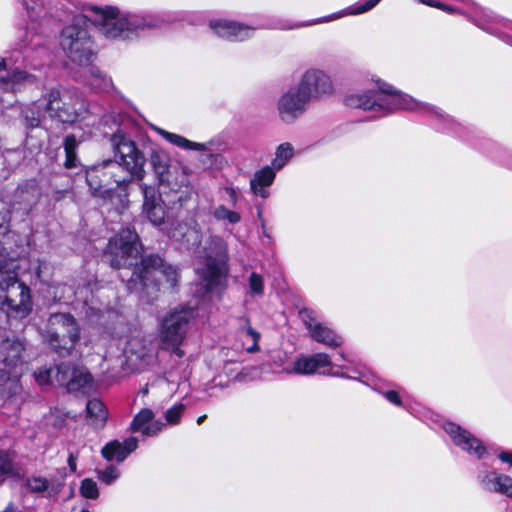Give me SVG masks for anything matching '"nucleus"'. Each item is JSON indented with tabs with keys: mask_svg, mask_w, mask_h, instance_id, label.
<instances>
[{
	"mask_svg": "<svg viewBox=\"0 0 512 512\" xmlns=\"http://www.w3.org/2000/svg\"><path fill=\"white\" fill-rule=\"evenodd\" d=\"M32 270L39 280H44L49 276L50 273V265L44 260H37L33 266Z\"/></svg>",
	"mask_w": 512,
	"mask_h": 512,
	"instance_id": "39",
	"label": "nucleus"
},
{
	"mask_svg": "<svg viewBox=\"0 0 512 512\" xmlns=\"http://www.w3.org/2000/svg\"><path fill=\"white\" fill-rule=\"evenodd\" d=\"M479 483L485 491L512 498V477L497 471H483L478 475Z\"/></svg>",
	"mask_w": 512,
	"mask_h": 512,
	"instance_id": "18",
	"label": "nucleus"
},
{
	"mask_svg": "<svg viewBox=\"0 0 512 512\" xmlns=\"http://www.w3.org/2000/svg\"><path fill=\"white\" fill-rule=\"evenodd\" d=\"M330 375H333V376H338V377H346V375L344 374H339V373H329Z\"/></svg>",
	"mask_w": 512,
	"mask_h": 512,
	"instance_id": "57",
	"label": "nucleus"
},
{
	"mask_svg": "<svg viewBox=\"0 0 512 512\" xmlns=\"http://www.w3.org/2000/svg\"><path fill=\"white\" fill-rule=\"evenodd\" d=\"M98 478L106 484H111L119 477L117 468L109 466L104 470L97 471Z\"/></svg>",
	"mask_w": 512,
	"mask_h": 512,
	"instance_id": "40",
	"label": "nucleus"
},
{
	"mask_svg": "<svg viewBox=\"0 0 512 512\" xmlns=\"http://www.w3.org/2000/svg\"><path fill=\"white\" fill-rule=\"evenodd\" d=\"M202 267L197 272L207 291L223 289L227 279L228 248L219 236L211 235L198 251Z\"/></svg>",
	"mask_w": 512,
	"mask_h": 512,
	"instance_id": "5",
	"label": "nucleus"
},
{
	"mask_svg": "<svg viewBox=\"0 0 512 512\" xmlns=\"http://www.w3.org/2000/svg\"><path fill=\"white\" fill-rule=\"evenodd\" d=\"M58 365L55 367H41L34 372V378L40 386L49 385L55 382Z\"/></svg>",
	"mask_w": 512,
	"mask_h": 512,
	"instance_id": "34",
	"label": "nucleus"
},
{
	"mask_svg": "<svg viewBox=\"0 0 512 512\" xmlns=\"http://www.w3.org/2000/svg\"><path fill=\"white\" fill-rule=\"evenodd\" d=\"M102 456L108 460L122 462L127 457V451H124L122 444L117 441H111L102 448Z\"/></svg>",
	"mask_w": 512,
	"mask_h": 512,
	"instance_id": "30",
	"label": "nucleus"
},
{
	"mask_svg": "<svg viewBox=\"0 0 512 512\" xmlns=\"http://www.w3.org/2000/svg\"><path fill=\"white\" fill-rule=\"evenodd\" d=\"M419 1L424 4L429 5L431 7H437V8H441L443 10H450V8H448L446 5H444L440 2H437V1H432V0H419Z\"/></svg>",
	"mask_w": 512,
	"mask_h": 512,
	"instance_id": "49",
	"label": "nucleus"
},
{
	"mask_svg": "<svg viewBox=\"0 0 512 512\" xmlns=\"http://www.w3.org/2000/svg\"><path fill=\"white\" fill-rule=\"evenodd\" d=\"M45 111V102L40 104L39 102H34L27 108L23 110V118L27 127L35 128L38 127L41 123L42 117Z\"/></svg>",
	"mask_w": 512,
	"mask_h": 512,
	"instance_id": "27",
	"label": "nucleus"
},
{
	"mask_svg": "<svg viewBox=\"0 0 512 512\" xmlns=\"http://www.w3.org/2000/svg\"><path fill=\"white\" fill-rule=\"evenodd\" d=\"M90 73L95 78V81L101 78L100 71L94 67L90 68Z\"/></svg>",
	"mask_w": 512,
	"mask_h": 512,
	"instance_id": "53",
	"label": "nucleus"
},
{
	"mask_svg": "<svg viewBox=\"0 0 512 512\" xmlns=\"http://www.w3.org/2000/svg\"><path fill=\"white\" fill-rule=\"evenodd\" d=\"M64 481L60 479H47L41 476H31L25 480V487L29 492L40 494L45 498H55L61 492Z\"/></svg>",
	"mask_w": 512,
	"mask_h": 512,
	"instance_id": "20",
	"label": "nucleus"
},
{
	"mask_svg": "<svg viewBox=\"0 0 512 512\" xmlns=\"http://www.w3.org/2000/svg\"><path fill=\"white\" fill-rule=\"evenodd\" d=\"M127 353L131 356H135L140 361H145L146 358L150 357V348L147 346L145 340L132 339L128 343Z\"/></svg>",
	"mask_w": 512,
	"mask_h": 512,
	"instance_id": "31",
	"label": "nucleus"
},
{
	"mask_svg": "<svg viewBox=\"0 0 512 512\" xmlns=\"http://www.w3.org/2000/svg\"><path fill=\"white\" fill-rule=\"evenodd\" d=\"M167 235L187 248L199 243V232L189 227L186 223L173 221L165 228Z\"/></svg>",
	"mask_w": 512,
	"mask_h": 512,
	"instance_id": "21",
	"label": "nucleus"
},
{
	"mask_svg": "<svg viewBox=\"0 0 512 512\" xmlns=\"http://www.w3.org/2000/svg\"><path fill=\"white\" fill-rule=\"evenodd\" d=\"M345 104L350 108L372 110L387 115L396 110L424 111L441 116L436 108L420 102L408 94L393 89L386 83L378 84L377 90L348 95Z\"/></svg>",
	"mask_w": 512,
	"mask_h": 512,
	"instance_id": "4",
	"label": "nucleus"
},
{
	"mask_svg": "<svg viewBox=\"0 0 512 512\" xmlns=\"http://www.w3.org/2000/svg\"><path fill=\"white\" fill-rule=\"evenodd\" d=\"M153 418L154 413L152 410L148 408L142 409L134 417L131 429L133 431H141L145 436H155L163 429L164 424L159 421L151 422Z\"/></svg>",
	"mask_w": 512,
	"mask_h": 512,
	"instance_id": "23",
	"label": "nucleus"
},
{
	"mask_svg": "<svg viewBox=\"0 0 512 512\" xmlns=\"http://www.w3.org/2000/svg\"><path fill=\"white\" fill-rule=\"evenodd\" d=\"M298 88L310 101L311 99L330 94L333 90V85L330 77L325 72L318 69H309L303 74Z\"/></svg>",
	"mask_w": 512,
	"mask_h": 512,
	"instance_id": "11",
	"label": "nucleus"
},
{
	"mask_svg": "<svg viewBox=\"0 0 512 512\" xmlns=\"http://www.w3.org/2000/svg\"><path fill=\"white\" fill-rule=\"evenodd\" d=\"M122 444L124 451H127V455L133 452L137 448L138 440L135 437L127 438Z\"/></svg>",
	"mask_w": 512,
	"mask_h": 512,
	"instance_id": "46",
	"label": "nucleus"
},
{
	"mask_svg": "<svg viewBox=\"0 0 512 512\" xmlns=\"http://www.w3.org/2000/svg\"><path fill=\"white\" fill-rule=\"evenodd\" d=\"M185 410V406L183 404H176L169 408L165 413V419L167 424L175 425L178 424L181 416Z\"/></svg>",
	"mask_w": 512,
	"mask_h": 512,
	"instance_id": "38",
	"label": "nucleus"
},
{
	"mask_svg": "<svg viewBox=\"0 0 512 512\" xmlns=\"http://www.w3.org/2000/svg\"><path fill=\"white\" fill-rule=\"evenodd\" d=\"M110 141L119 160L103 161L90 169L86 176L93 195L104 201L114 199L113 189L109 185L115 183L117 187L125 189L133 178L141 180L145 173V157L132 140L117 132Z\"/></svg>",
	"mask_w": 512,
	"mask_h": 512,
	"instance_id": "3",
	"label": "nucleus"
},
{
	"mask_svg": "<svg viewBox=\"0 0 512 512\" xmlns=\"http://www.w3.org/2000/svg\"><path fill=\"white\" fill-rule=\"evenodd\" d=\"M142 193L144 197L143 207H147L151 202H157L155 189L152 187L142 186Z\"/></svg>",
	"mask_w": 512,
	"mask_h": 512,
	"instance_id": "43",
	"label": "nucleus"
},
{
	"mask_svg": "<svg viewBox=\"0 0 512 512\" xmlns=\"http://www.w3.org/2000/svg\"><path fill=\"white\" fill-rule=\"evenodd\" d=\"M334 18H336V16H329V17H325V18H323V19H321V20H318V21L313 22L312 24L320 23V22H325V21H330V20H332V19H334Z\"/></svg>",
	"mask_w": 512,
	"mask_h": 512,
	"instance_id": "55",
	"label": "nucleus"
},
{
	"mask_svg": "<svg viewBox=\"0 0 512 512\" xmlns=\"http://www.w3.org/2000/svg\"><path fill=\"white\" fill-rule=\"evenodd\" d=\"M0 309L14 318H24L32 309L30 289L14 273H0Z\"/></svg>",
	"mask_w": 512,
	"mask_h": 512,
	"instance_id": "7",
	"label": "nucleus"
},
{
	"mask_svg": "<svg viewBox=\"0 0 512 512\" xmlns=\"http://www.w3.org/2000/svg\"><path fill=\"white\" fill-rule=\"evenodd\" d=\"M379 2H380V0H367L364 4L358 6L357 8L351 9L349 11V14L357 15V14L365 13V12L371 10L373 7H375Z\"/></svg>",
	"mask_w": 512,
	"mask_h": 512,
	"instance_id": "42",
	"label": "nucleus"
},
{
	"mask_svg": "<svg viewBox=\"0 0 512 512\" xmlns=\"http://www.w3.org/2000/svg\"><path fill=\"white\" fill-rule=\"evenodd\" d=\"M87 21L97 26L106 38L123 40L139 31L160 28L165 23L157 15L120 13L116 7H92L86 14L75 16L73 23L61 33L63 51L80 66L88 65L93 58L92 41L85 26Z\"/></svg>",
	"mask_w": 512,
	"mask_h": 512,
	"instance_id": "1",
	"label": "nucleus"
},
{
	"mask_svg": "<svg viewBox=\"0 0 512 512\" xmlns=\"http://www.w3.org/2000/svg\"><path fill=\"white\" fill-rule=\"evenodd\" d=\"M0 357L10 369L21 367L26 361V342L17 337H7L0 343Z\"/></svg>",
	"mask_w": 512,
	"mask_h": 512,
	"instance_id": "16",
	"label": "nucleus"
},
{
	"mask_svg": "<svg viewBox=\"0 0 512 512\" xmlns=\"http://www.w3.org/2000/svg\"><path fill=\"white\" fill-rule=\"evenodd\" d=\"M160 133L166 140L178 147L198 149L200 146V144L193 143L188 139L174 133H170L164 130H160Z\"/></svg>",
	"mask_w": 512,
	"mask_h": 512,
	"instance_id": "36",
	"label": "nucleus"
},
{
	"mask_svg": "<svg viewBox=\"0 0 512 512\" xmlns=\"http://www.w3.org/2000/svg\"><path fill=\"white\" fill-rule=\"evenodd\" d=\"M36 77L21 70L7 71V62L5 59L0 61V87L9 90H14L18 84L21 83H34Z\"/></svg>",
	"mask_w": 512,
	"mask_h": 512,
	"instance_id": "22",
	"label": "nucleus"
},
{
	"mask_svg": "<svg viewBox=\"0 0 512 512\" xmlns=\"http://www.w3.org/2000/svg\"><path fill=\"white\" fill-rule=\"evenodd\" d=\"M13 471V465L6 454H0V474L5 475Z\"/></svg>",
	"mask_w": 512,
	"mask_h": 512,
	"instance_id": "44",
	"label": "nucleus"
},
{
	"mask_svg": "<svg viewBox=\"0 0 512 512\" xmlns=\"http://www.w3.org/2000/svg\"><path fill=\"white\" fill-rule=\"evenodd\" d=\"M384 396L389 402H391L397 406H401L402 401H401L399 394L396 391H394V390L386 391V392H384Z\"/></svg>",
	"mask_w": 512,
	"mask_h": 512,
	"instance_id": "47",
	"label": "nucleus"
},
{
	"mask_svg": "<svg viewBox=\"0 0 512 512\" xmlns=\"http://www.w3.org/2000/svg\"><path fill=\"white\" fill-rule=\"evenodd\" d=\"M143 210L152 224L161 225L163 223L165 218V211L159 202L152 201L150 205L143 207Z\"/></svg>",
	"mask_w": 512,
	"mask_h": 512,
	"instance_id": "32",
	"label": "nucleus"
},
{
	"mask_svg": "<svg viewBox=\"0 0 512 512\" xmlns=\"http://www.w3.org/2000/svg\"><path fill=\"white\" fill-rule=\"evenodd\" d=\"M141 252L142 245L138 234L134 229L127 227L109 240L104 257L115 269L130 268L135 265L132 275L127 280V288L130 292L140 293L144 290L148 292L150 288L158 290L163 282L169 288H174L178 279L177 270L165 264L157 255L143 257L140 265H136Z\"/></svg>",
	"mask_w": 512,
	"mask_h": 512,
	"instance_id": "2",
	"label": "nucleus"
},
{
	"mask_svg": "<svg viewBox=\"0 0 512 512\" xmlns=\"http://www.w3.org/2000/svg\"><path fill=\"white\" fill-rule=\"evenodd\" d=\"M212 215L216 220H225L230 224H236L241 220V216L238 212L232 211L226 208L224 205H218L214 207L212 210Z\"/></svg>",
	"mask_w": 512,
	"mask_h": 512,
	"instance_id": "33",
	"label": "nucleus"
},
{
	"mask_svg": "<svg viewBox=\"0 0 512 512\" xmlns=\"http://www.w3.org/2000/svg\"><path fill=\"white\" fill-rule=\"evenodd\" d=\"M264 279L263 277L256 273L252 272L248 277V288L249 295L252 297H261L264 295Z\"/></svg>",
	"mask_w": 512,
	"mask_h": 512,
	"instance_id": "35",
	"label": "nucleus"
},
{
	"mask_svg": "<svg viewBox=\"0 0 512 512\" xmlns=\"http://www.w3.org/2000/svg\"><path fill=\"white\" fill-rule=\"evenodd\" d=\"M299 314L313 340L331 348H336L342 344V338L328 326L318 322L312 311L303 309Z\"/></svg>",
	"mask_w": 512,
	"mask_h": 512,
	"instance_id": "13",
	"label": "nucleus"
},
{
	"mask_svg": "<svg viewBox=\"0 0 512 512\" xmlns=\"http://www.w3.org/2000/svg\"><path fill=\"white\" fill-rule=\"evenodd\" d=\"M238 330L241 336L251 338L252 343L246 348V351L248 353L259 351L258 341L260 334L251 327L250 320L248 318L242 317L239 319Z\"/></svg>",
	"mask_w": 512,
	"mask_h": 512,
	"instance_id": "28",
	"label": "nucleus"
},
{
	"mask_svg": "<svg viewBox=\"0 0 512 512\" xmlns=\"http://www.w3.org/2000/svg\"><path fill=\"white\" fill-rule=\"evenodd\" d=\"M210 28L221 38L229 41H243L249 38L254 29L228 20H214Z\"/></svg>",
	"mask_w": 512,
	"mask_h": 512,
	"instance_id": "19",
	"label": "nucleus"
},
{
	"mask_svg": "<svg viewBox=\"0 0 512 512\" xmlns=\"http://www.w3.org/2000/svg\"><path fill=\"white\" fill-rule=\"evenodd\" d=\"M308 101L298 87L289 89L277 101L279 117L286 123L293 122L305 111Z\"/></svg>",
	"mask_w": 512,
	"mask_h": 512,
	"instance_id": "12",
	"label": "nucleus"
},
{
	"mask_svg": "<svg viewBox=\"0 0 512 512\" xmlns=\"http://www.w3.org/2000/svg\"><path fill=\"white\" fill-rule=\"evenodd\" d=\"M103 81H104V84H103V85L96 84V83H94V82H91V85H92L93 87H97V88H106V87L108 86V82H107L105 79H103Z\"/></svg>",
	"mask_w": 512,
	"mask_h": 512,
	"instance_id": "54",
	"label": "nucleus"
},
{
	"mask_svg": "<svg viewBox=\"0 0 512 512\" xmlns=\"http://www.w3.org/2000/svg\"><path fill=\"white\" fill-rule=\"evenodd\" d=\"M294 149L290 143L280 144L275 153V158L272 161V167L276 170H281L288 161L293 157Z\"/></svg>",
	"mask_w": 512,
	"mask_h": 512,
	"instance_id": "29",
	"label": "nucleus"
},
{
	"mask_svg": "<svg viewBox=\"0 0 512 512\" xmlns=\"http://www.w3.org/2000/svg\"><path fill=\"white\" fill-rule=\"evenodd\" d=\"M21 390L19 379L11 377L6 371L0 369V397H12Z\"/></svg>",
	"mask_w": 512,
	"mask_h": 512,
	"instance_id": "26",
	"label": "nucleus"
},
{
	"mask_svg": "<svg viewBox=\"0 0 512 512\" xmlns=\"http://www.w3.org/2000/svg\"><path fill=\"white\" fill-rule=\"evenodd\" d=\"M194 315L193 309L180 308L170 311L163 317L159 327V341L162 350L170 351L179 358L185 355L181 345L186 336L187 325Z\"/></svg>",
	"mask_w": 512,
	"mask_h": 512,
	"instance_id": "8",
	"label": "nucleus"
},
{
	"mask_svg": "<svg viewBox=\"0 0 512 512\" xmlns=\"http://www.w3.org/2000/svg\"><path fill=\"white\" fill-rule=\"evenodd\" d=\"M56 370L55 383L68 392L89 393L93 389V377L85 367L61 363Z\"/></svg>",
	"mask_w": 512,
	"mask_h": 512,
	"instance_id": "10",
	"label": "nucleus"
},
{
	"mask_svg": "<svg viewBox=\"0 0 512 512\" xmlns=\"http://www.w3.org/2000/svg\"><path fill=\"white\" fill-rule=\"evenodd\" d=\"M13 211L2 207L0 209V234H4L7 230V225L10 222L11 219V213Z\"/></svg>",
	"mask_w": 512,
	"mask_h": 512,
	"instance_id": "41",
	"label": "nucleus"
},
{
	"mask_svg": "<svg viewBox=\"0 0 512 512\" xmlns=\"http://www.w3.org/2000/svg\"><path fill=\"white\" fill-rule=\"evenodd\" d=\"M444 430L450 435L453 443L469 455L480 459L486 453V448L481 441L460 426L454 423H446Z\"/></svg>",
	"mask_w": 512,
	"mask_h": 512,
	"instance_id": "15",
	"label": "nucleus"
},
{
	"mask_svg": "<svg viewBox=\"0 0 512 512\" xmlns=\"http://www.w3.org/2000/svg\"><path fill=\"white\" fill-rule=\"evenodd\" d=\"M275 172L273 167L265 166L255 172L250 180V188L254 194L266 198L269 195L267 188L273 183Z\"/></svg>",
	"mask_w": 512,
	"mask_h": 512,
	"instance_id": "24",
	"label": "nucleus"
},
{
	"mask_svg": "<svg viewBox=\"0 0 512 512\" xmlns=\"http://www.w3.org/2000/svg\"><path fill=\"white\" fill-rule=\"evenodd\" d=\"M206 417H207L206 415H202V416L198 417L197 424L198 425L202 424L203 421L206 419Z\"/></svg>",
	"mask_w": 512,
	"mask_h": 512,
	"instance_id": "56",
	"label": "nucleus"
},
{
	"mask_svg": "<svg viewBox=\"0 0 512 512\" xmlns=\"http://www.w3.org/2000/svg\"><path fill=\"white\" fill-rule=\"evenodd\" d=\"M41 196L37 183L33 180L20 184L15 190L11 202V209L14 213L22 216L29 212L37 205Z\"/></svg>",
	"mask_w": 512,
	"mask_h": 512,
	"instance_id": "14",
	"label": "nucleus"
},
{
	"mask_svg": "<svg viewBox=\"0 0 512 512\" xmlns=\"http://www.w3.org/2000/svg\"><path fill=\"white\" fill-rule=\"evenodd\" d=\"M44 102L46 113L62 123H74L83 108L79 96L68 89H51L44 97Z\"/></svg>",
	"mask_w": 512,
	"mask_h": 512,
	"instance_id": "9",
	"label": "nucleus"
},
{
	"mask_svg": "<svg viewBox=\"0 0 512 512\" xmlns=\"http://www.w3.org/2000/svg\"><path fill=\"white\" fill-rule=\"evenodd\" d=\"M77 147V141L74 135H67L64 140L65 153L75 152Z\"/></svg>",
	"mask_w": 512,
	"mask_h": 512,
	"instance_id": "45",
	"label": "nucleus"
},
{
	"mask_svg": "<svg viewBox=\"0 0 512 512\" xmlns=\"http://www.w3.org/2000/svg\"><path fill=\"white\" fill-rule=\"evenodd\" d=\"M76 461H77V456L73 453H71L68 457V465H69V468L71 470V472H76Z\"/></svg>",
	"mask_w": 512,
	"mask_h": 512,
	"instance_id": "51",
	"label": "nucleus"
},
{
	"mask_svg": "<svg viewBox=\"0 0 512 512\" xmlns=\"http://www.w3.org/2000/svg\"><path fill=\"white\" fill-rule=\"evenodd\" d=\"M80 494L88 499H96L99 496L98 486L96 482L90 478L81 481Z\"/></svg>",
	"mask_w": 512,
	"mask_h": 512,
	"instance_id": "37",
	"label": "nucleus"
},
{
	"mask_svg": "<svg viewBox=\"0 0 512 512\" xmlns=\"http://www.w3.org/2000/svg\"><path fill=\"white\" fill-rule=\"evenodd\" d=\"M227 194L229 195L232 204L234 205L237 202V195L233 188H226L225 189Z\"/></svg>",
	"mask_w": 512,
	"mask_h": 512,
	"instance_id": "52",
	"label": "nucleus"
},
{
	"mask_svg": "<svg viewBox=\"0 0 512 512\" xmlns=\"http://www.w3.org/2000/svg\"><path fill=\"white\" fill-rule=\"evenodd\" d=\"M86 418L94 428H103L108 418L104 403L97 398L89 400L86 405Z\"/></svg>",
	"mask_w": 512,
	"mask_h": 512,
	"instance_id": "25",
	"label": "nucleus"
},
{
	"mask_svg": "<svg viewBox=\"0 0 512 512\" xmlns=\"http://www.w3.org/2000/svg\"><path fill=\"white\" fill-rule=\"evenodd\" d=\"M66 154V160H65V166L67 168H72V167H75L76 166V153L75 152H72V153H65Z\"/></svg>",
	"mask_w": 512,
	"mask_h": 512,
	"instance_id": "48",
	"label": "nucleus"
},
{
	"mask_svg": "<svg viewBox=\"0 0 512 512\" xmlns=\"http://www.w3.org/2000/svg\"><path fill=\"white\" fill-rule=\"evenodd\" d=\"M499 459L502 462L508 463L512 466V452H501L499 454Z\"/></svg>",
	"mask_w": 512,
	"mask_h": 512,
	"instance_id": "50",
	"label": "nucleus"
},
{
	"mask_svg": "<svg viewBox=\"0 0 512 512\" xmlns=\"http://www.w3.org/2000/svg\"><path fill=\"white\" fill-rule=\"evenodd\" d=\"M332 366L329 355L325 353H315L311 356H300L294 363L293 367L283 369L286 374L312 375L317 373L320 368Z\"/></svg>",
	"mask_w": 512,
	"mask_h": 512,
	"instance_id": "17",
	"label": "nucleus"
},
{
	"mask_svg": "<svg viewBox=\"0 0 512 512\" xmlns=\"http://www.w3.org/2000/svg\"><path fill=\"white\" fill-rule=\"evenodd\" d=\"M43 338L54 352L66 356L79 341L80 329L72 315L55 313L48 319Z\"/></svg>",
	"mask_w": 512,
	"mask_h": 512,
	"instance_id": "6",
	"label": "nucleus"
}]
</instances>
